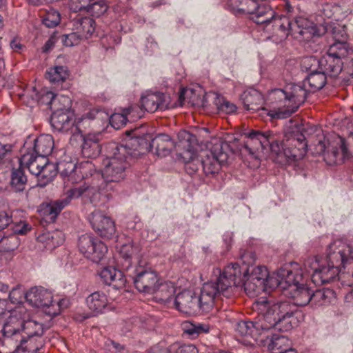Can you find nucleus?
Returning <instances> with one entry per match:
<instances>
[{
    "label": "nucleus",
    "instance_id": "15",
    "mask_svg": "<svg viewBox=\"0 0 353 353\" xmlns=\"http://www.w3.org/2000/svg\"><path fill=\"white\" fill-rule=\"evenodd\" d=\"M28 316L27 310L23 306H18L10 312L2 330L7 343L14 342L15 340L22 339L21 333L24 319Z\"/></svg>",
    "mask_w": 353,
    "mask_h": 353
},
{
    "label": "nucleus",
    "instance_id": "57",
    "mask_svg": "<svg viewBox=\"0 0 353 353\" xmlns=\"http://www.w3.org/2000/svg\"><path fill=\"white\" fill-rule=\"evenodd\" d=\"M83 39L77 31L73 32L68 34H65L63 37L62 42L65 46H73L79 43V41Z\"/></svg>",
    "mask_w": 353,
    "mask_h": 353
},
{
    "label": "nucleus",
    "instance_id": "4",
    "mask_svg": "<svg viewBox=\"0 0 353 353\" xmlns=\"http://www.w3.org/2000/svg\"><path fill=\"white\" fill-rule=\"evenodd\" d=\"M310 92L307 86L302 84H292L285 90L274 89L269 94V100L272 103V108L268 114L272 119H285L295 112Z\"/></svg>",
    "mask_w": 353,
    "mask_h": 353
},
{
    "label": "nucleus",
    "instance_id": "43",
    "mask_svg": "<svg viewBox=\"0 0 353 353\" xmlns=\"http://www.w3.org/2000/svg\"><path fill=\"white\" fill-rule=\"evenodd\" d=\"M27 182L26 176L24 174L23 166L13 169L11 175L10 184L16 192H21L25 189Z\"/></svg>",
    "mask_w": 353,
    "mask_h": 353
},
{
    "label": "nucleus",
    "instance_id": "11",
    "mask_svg": "<svg viewBox=\"0 0 353 353\" xmlns=\"http://www.w3.org/2000/svg\"><path fill=\"white\" fill-rule=\"evenodd\" d=\"M327 141L328 146L327 147L325 140H319L316 147V151L320 154H323L328 164L342 163L350 158L351 153L345 139L338 136L334 137L332 141Z\"/></svg>",
    "mask_w": 353,
    "mask_h": 353
},
{
    "label": "nucleus",
    "instance_id": "64",
    "mask_svg": "<svg viewBox=\"0 0 353 353\" xmlns=\"http://www.w3.org/2000/svg\"><path fill=\"white\" fill-rule=\"evenodd\" d=\"M148 353H170L169 351V347L166 349L161 348L159 346L152 347Z\"/></svg>",
    "mask_w": 353,
    "mask_h": 353
},
{
    "label": "nucleus",
    "instance_id": "34",
    "mask_svg": "<svg viewBox=\"0 0 353 353\" xmlns=\"http://www.w3.org/2000/svg\"><path fill=\"white\" fill-rule=\"evenodd\" d=\"M72 30L77 31L83 39H88L94 32L95 22L90 17H78L73 21Z\"/></svg>",
    "mask_w": 353,
    "mask_h": 353
},
{
    "label": "nucleus",
    "instance_id": "12",
    "mask_svg": "<svg viewBox=\"0 0 353 353\" xmlns=\"http://www.w3.org/2000/svg\"><path fill=\"white\" fill-rule=\"evenodd\" d=\"M296 274L301 278H295L296 280L290 283L285 296L292 298L294 304L305 306L312 302V290L307 286L308 276L303 272V269L299 264Z\"/></svg>",
    "mask_w": 353,
    "mask_h": 353
},
{
    "label": "nucleus",
    "instance_id": "63",
    "mask_svg": "<svg viewBox=\"0 0 353 353\" xmlns=\"http://www.w3.org/2000/svg\"><path fill=\"white\" fill-rule=\"evenodd\" d=\"M10 150V145H3L0 143V159H2L6 155V154Z\"/></svg>",
    "mask_w": 353,
    "mask_h": 353
},
{
    "label": "nucleus",
    "instance_id": "59",
    "mask_svg": "<svg viewBox=\"0 0 353 353\" xmlns=\"http://www.w3.org/2000/svg\"><path fill=\"white\" fill-rule=\"evenodd\" d=\"M254 273H256V277L257 279L263 278V282L265 283V281L267 280V277L268 276V270H267V268L265 267H264V266H256V267H255L252 270L251 274H254Z\"/></svg>",
    "mask_w": 353,
    "mask_h": 353
},
{
    "label": "nucleus",
    "instance_id": "61",
    "mask_svg": "<svg viewBox=\"0 0 353 353\" xmlns=\"http://www.w3.org/2000/svg\"><path fill=\"white\" fill-rule=\"evenodd\" d=\"M97 114V112L95 110L90 111L85 114L84 115H83L81 118L79 119L77 123H79V125L81 126V122H83L85 120H92L95 119Z\"/></svg>",
    "mask_w": 353,
    "mask_h": 353
},
{
    "label": "nucleus",
    "instance_id": "17",
    "mask_svg": "<svg viewBox=\"0 0 353 353\" xmlns=\"http://www.w3.org/2000/svg\"><path fill=\"white\" fill-rule=\"evenodd\" d=\"M79 251L94 263H99L108 251L107 246L91 234H85L78 241Z\"/></svg>",
    "mask_w": 353,
    "mask_h": 353
},
{
    "label": "nucleus",
    "instance_id": "30",
    "mask_svg": "<svg viewBox=\"0 0 353 353\" xmlns=\"http://www.w3.org/2000/svg\"><path fill=\"white\" fill-rule=\"evenodd\" d=\"M21 338L13 342L14 343V352L17 353H37L44 345L42 337L26 338L21 335Z\"/></svg>",
    "mask_w": 353,
    "mask_h": 353
},
{
    "label": "nucleus",
    "instance_id": "56",
    "mask_svg": "<svg viewBox=\"0 0 353 353\" xmlns=\"http://www.w3.org/2000/svg\"><path fill=\"white\" fill-rule=\"evenodd\" d=\"M240 259L243 263L241 267L245 266L248 268L249 265L254 264L256 260V255L251 251L241 250L239 253ZM241 267V265H239Z\"/></svg>",
    "mask_w": 353,
    "mask_h": 353
},
{
    "label": "nucleus",
    "instance_id": "31",
    "mask_svg": "<svg viewBox=\"0 0 353 353\" xmlns=\"http://www.w3.org/2000/svg\"><path fill=\"white\" fill-rule=\"evenodd\" d=\"M46 160L47 158L26 153L19 159V164L21 166H25L32 174L37 176L43 165L46 164Z\"/></svg>",
    "mask_w": 353,
    "mask_h": 353
},
{
    "label": "nucleus",
    "instance_id": "6",
    "mask_svg": "<svg viewBox=\"0 0 353 353\" xmlns=\"http://www.w3.org/2000/svg\"><path fill=\"white\" fill-rule=\"evenodd\" d=\"M327 262L341 269L340 281L343 286H350L353 279V256L350 246L341 240L330 243L326 250Z\"/></svg>",
    "mask_w": 353,
    "mask_h": 353
},
{
    "label": "nucleus",
    "instance_id": "25",
    "mask_svg": "<svg viewBox=\"0 0 353 353\" xmlns=\"http://www.w3.org/2000/svg\"><path fill=\"white\" fill-rule=\"evenodd\" d=\"M101 136L100 132L89 133L83 136L81 130V132L77 133L75 137H72L71 141L73 139H79V140L82 141L81 153L83 156L86 158H95L101 152L99 144Z\"/></svg>",
    "mask_w": 353,
    "mask_h": 353
},
{
    "label": "nucleus",
    "instance_id": "58",
    "mask_svg": "<svg viewBox=\"0 0 353 353\" xmlns=\"http://www.w3.org/2000/svg\"><path fill=\"white\" fill-rule=\"evenodd\" d=\"M48 239L50 240V242L48 243V246L54 248L62 244L64 241L63 234L59 231L48 234Z\"/></svg>",
    "mask_w": 353,
    "mask_h": 353
},
{
    "label": "nucleus",
    "instance_id": "18",
    "mask_svg": "<svg viewBox=\"0 0 353 353\" xmlns=\"http://www.w3.org/2000/svg\"><path fill=\"white\" fill-rule=\"evenodd\" d=\"M297 268H299L297 263H292L280 268L276 274L268 275L265 281L267 290L279 288L285 294L290 283L294 281L295 278H301L300 276L296 274Z\"/></svg>",
    "mask_w": 353,
    "mask_h": 353
},
{
    "label": "nucleus",
    "instance_id": "19",
    "mask_svg": "<svg viewBox=\"0 0 353 353\" xmlns=\"http://www.w3.org/2000/svg\"><path fill=\"white\" fill-rule=\"evenodd\" d=\"M245 147L250 150L258 151L263 150L268 148L273 152L278 153L280 151L279 141L272 132L266 131L261 132L259 131H252L248 134V140L245 143Z\"/></svg>",
    "mask_w": 353,
    "mask_h": 353
},
{
    "label": "nucleus",
    "instance_id": "1",
    "mask_svg": "<svg viewBox=\"0 0 353 353\" xmlns=\"http://www.w3.org/2000/svg\"><path fill=\"white\" fill-rule=\"evenodd\" d=\"M131 144L119 145L115 143L108 146L110 152L103 161L102 173H97L95 177L101 183L94 182L93 187L74 188L70 193L71 197H81L84 203L89 202L99 205L102 196L109 191L117 189L119 183L125 177V171L130 166L129 159L139 154L137 148H130Z\"/></svg>",
    "mask_w": 353,
    "mask_h": 353
},
{
    "label": "nucleus",
    "instance_id": "28",
    "mask_svg": "<svg viewBox=\"0 0 353 353\" xmlns=\"http://www.w3.org/2000/svg\"><path fill=\"white\" fill-rule=\"evenodd\" d=\"M143 111L138 105H132L123 109L121 112H114L110 117V125L117 130L123 128L128 121V117L132 120L141 118Z\"/></svg>",
    "mask_w": 353,
    "mask_h": 353
},
{
    "label": "nucleus",
    "instance_id": "5",
    "mask_svg": "<svg viewBox=\"0 0 353 353\" xmlns=\"http://www.w3.org/2000/svg\"><path fill=\"white\" fill-rule=\"evenodd\" d=\"M258 308L263 312L264 319L268 320L270 326L267 327V333L272 330L287 332L292 330L297 324L294 312L290 310L286 302L275 301L272 298L260 297Z\"/></svg>",
    "mask_w": 353,
    "mask_h": 353
},
{
    "label": "nucleus",
    "instance_id": "22",
    "mask_svg": "<svg viewBox=\"0 0 353 353\" xmlns=\"http://www.w3.org/2000/svg\"><path fill=\"white\" fill-rule=\"evenodd\" d=\"M170 98L162 92H148L142 96L141 106L143 114L144 111L154 112L157 110H163L169 108Z\"/></svg>",
    "mask_w": 353,
    "mask_h": 353
},
{
    "label": "nucleus",
    "instance_id": "2",
    "mask_svg": "<svg viewBox=\"0 0 353 353\" xmlns=\"http://www.w3.org/2000/svg\"><path fill=\"white\" fill-rule=\"evenodd\" d=\"M219 277L203 284L199 295L191 290H183L174 299L176 308L181 312L192 314L199 311L208 312L213 307L214 300L223 296L229 298L236 282L241 279L240 272L230 266L222 272L217 270Z\"/></svg>",
    "mask_w": 353,
    "mask_h": 353
},
{
    "label": "nucleus",
    "instance_id": "23",
    "mask_svg": "<svg viewBox=\"0 0 353 353\" xmlns=\"http://www.w3.org/2000/svg\"><path fill=\"white\" fill-rule=\"evenodd\" d=\"M333 35L335 42L330 46L326 54L341 60L352 52V49L346 42L347 34L343 28L334 27Z\"/></svg>",
    "mask_w": 353,
    "mask_h": 353
},
{
    "label": "nucleus",
    "instance_id": "55",
    "mask_svg": "<svg viewBox=\"0 0 353 353\" xmlns=\"http://www.w3.org/2000/svg\"><path fill=\"white\" fill-rule=\"evenodd\" d=\"M25 294L21 288L14 287L9 292V299L12 303H21L25 299Z\"/></svg>",
    "mask_w": 353,
    "mask_h": 353
},
{
    "label": "nucleus",
    "instance_id": "39",
    "mask_svg": "<svg viewBox=\"0 0 353 353\" xmlns=\"http://www.w3.org/2000/svg\"><path fill=\"white\" fill-rule=\"evenodd\" d=\"M44 332V325L34 319H24L21 335L27 337H41Z\"/></svg>",
    "mask_w": 353,
    "mask_h": 353
},
{
    "label": "nucleus",
    "instance_id": "47",
    "mask_svg": "<svg viewBox=\"0 0 353 353\" xmlns=\"http://www.w3.org/2000/svg\"><path fill=\"white\" fill-rule=\"evenodd\" d=\"M57 174V165L53 163L49 162L47 159L46 164L43 165L42 168L40 170V173H39L37 177L43 180V183L45 184L51 181Z\"/></svg>",
    "mask_w": 353,
    "mask_h": 353
},
{
    "label": "nucleus",
    "instance_id": "21",
    "mask_svg": "<svg viewBox=\"0 0 353 353\" xmlns=\"http://www.w3.org/2000/svg\"><path fill=\"white\" fill-rule=\"evenodd\" d=\"M71 166V170L70 172L68 170L62 171L61 174L63 177H68V180L71 181L72 183L77 182V181L73 180L74 176L77 174H81V179L88 178L89 176L92 177L90 185H83L79 186L78 188L82 187H93L94 182H98L99 183H101V179H97L95 177L97 173H101L100 171H97L95 168V165L90 161H86L80 163L79 165H70Z\"/></svg>",
    "mask_w": 353,
    "mask_h": 353
},
{
    "label": "nucleus",
    "instance_id": "26",
    "mask_svg": "<svg viewBox=\"0 0 353 353\" xmlns=\"http://www.w3.org/2000/svg\"><path fill=\"white\" fill-rule=\"evenodd\" d=\"M71 188L67 192V196L65 199L56 200L49 203H43L40 206L39 212L43 219L47 223L55 221L61 211L70 202L72 199L79 197H71L70 195Z\"/></svg>",
    "mask_w": 353,
    "mask_h": 353
},
{
    "label": "nucleus",
    "instance_id": "49",
    "mask_svg": "<svg viewBox=\"0 0 353 353\" xmlns=\"http://www.w3.org/2000/svg\"><path fill=\"white\" fill-rule=\"evenodd\" d=\"M60 21V13L57 10L50 8L43 19V23L48 28H54L59 24Z\"/></svg>",
    "mask_w": 353,
    "mask_h": 353
},
{
    "label": "nucleus",
    "instance_id": "54",
    "mask_svg": "<svg viewBox=\"0 0 353 353\" xmlns=\"http://www.w3.org/2000/svg\"><path fill=\"white\" fill-rule=\"evenodd\" d=\"M194 94L193 90L192 89H185L183 88L180 92L179 99L182 102H188L192 103V105H199V99L196 97H192Z\"/></svg>",
    "mask_w": 353,
    "mask_h": 353
},
{
    "label": "nucleus",
    "instance_id": "46",
    "mask_svg": "<svg viewBox=\"0 0 353 353\" xmlns=\"http://www.w3.org/2000/svg\"><path fill=\"white\" fill-rule=\"evenodd\" d=\"M68 70L65 66H54L49 68L46 73V77L51 83L64 81L68 77Z\"/></svg>",
    "mask_w": 353,
    "mask_h": 353
},
{
    "label": "nucleus",
    "instance_id": "14",
    "mask_svg": "<svg viewBox=\"0 0 353 353\" xmlns=\"http://www.w3.org/2000/svg\"><path fill=\"white\" fill-rule=\"evenodd\" d=\"M230 266H232L234 269H236L240 272V282H236L234 285V288L232 289V294L229 297L233 295L235 292V290L239 286H243L244 290L245 293L250 296H254L257 294L267 291V284L263 282V278L257 279L256 277V274H250L247 279H245L248 276L249 272V268L245 266L240 267L238 263H231L228 265H227L223 270L228 268Z\"/></svg>",
    "mask_w": 353,
    "mask_h": 353
},
{
    "label": "nucleus",
    "instance_id": "27",
    "mask_svg": "<svg viewBox=\"0 0 353 353\" xmlns=\"http://www.w3.org/2000/svg\"><path fill=\"white\" fill-rule=\"evenodd\" d=\"M94 0H71L69 3L70 8L74 12L86 10L92 16L99 17L103 14L108 10V6L105 0H99L92 2Z\"/></svg>",
    "mask_w": 353,
    "mask_h": 353
},
{
    "label": "nucleus",
    "instance_id": "41",
    "mask_svg": "<svg viewBox=\"0 0 353 353\" xmlns=\"http://www.w3.org/2000/svg\"><path fill=\"white\" fill-rule=\"evenodd\" d=\"M175 293V288L172 282H165L157 283L155 299L160 302H168L170 301L172 295Z\"/></svg>",
    "mask_w": 353,
    "mask_h": 353
},
{
    "label": "nucleus",
    "instance_id": "53",
    "mask_svg": "<svg viewBox=\"0 0 353 353\" xmlns=\"http://www.w3.org/2000/svg\"><path fill=\"white\" fill-rule=\"evenodd\" d=\"M196 145V141L194 142V146ZM194 152H195V149L194 148ZM180 154L184 158V159H191V161H189L186 162L185 163V170L186 172L190 174H192L195 172H196L199 170V167L201 166V162L199 160L193 159V156L194 153H193L192 156L190 158L188 157L187 154H185V150H183V152H181Z\"/></svg>",
    "mask_w": 353,
    "mask_h": 353
},
{
    "label": "nucleus",
    "instance_id": "29",
    "mask_svg": "<svg viewBox=\"0 0 353 353\" xmlns=\"http://www.w3.org/2000/svg\"><path fill=\"white\" fill-rule=\"evenodd\" d=\"M99 274L104 283L112 285L116 289L124 288L127 281L124 272L114 267H105Z\"/></svg>",
    "mask_w": 353,
    "mask_h": 353
},
{
    "label": "nucleus",
    "instance_id": "35",
    "mask_svg": "<svg viewBox=\"0 0 353 353\" xmlns=\"http://www.w3.org/2000/svg\"><path fill=\"white\" fill-rule=\"evenodd\" d=\"M267 334L269 336L268 338L265 337V335H263L261 338H263V341L270 340L268 347L272 353H279V351L282 352V350L287 349L286 347H290V341L285 336L272 333V331L267 333Z\"/></svg>",
    "mask_w": 353,
    "mask_h": 353
},
{
    "label": "nucleus",
    "instance_id": "60",
    "mask_svg": "<svg viewBox=\"0 0 353 353\" xmlns=\"http://www.w3.org/2000/svg\"><path fill=\"white\" fill-rule=\"evenodd\" d=\"M333 9H334V7L331 4L326 3L323 6L322 9L321 10V14L325 18L330 19L334 15ZM335 9H336V8H335Z\"/></svg>",
    "mask_w": 353,
    "mask_h": 353
},
{
    "label": "nucleus",
    "instance_id": "37",
    "mask_svg": "<svg viewBox=\"0 0 353 353\" xmlns=\"http://www.w3.org/2000/svg\"><path fill=\"white\" fill-rule=\"evenodd\" d=\"M241 100L248 110H257L263 104V98L261 92L254 89L245 91L241 95Z\"/></svg>",
    "mask_w": 353,
    "mask_h": 353
},
{
    "label": "nucleus",
    "instance_id": "48",
    "mask_svg": "<svg viewBox=\"0 0 353 353\" xmlns=\"http://www.w3.org/2000/svg\"><path fill=\"white\" fill-rule=\"evenodd\" d=\"M214 104L219 111L226 114H232L236 110V106L234 103H230L219 95H216L214 99Z\"/></svg>",
    "mask_w": 353,
    "mask_h": 353
},
{
    "label": "nucleus",
    "instance_id": "38",
    "mask_svg": "<svg viewBox=\"0 0 353 353\" xmlns=\"http://www.w3.org/2000/svg\"><path fill=\"white\" fill-rule=\"evenodd\" d=\"M86 304L93 312L101 313L108 304V299L103 292H94L86 298Z\"/></svg>",
    "mask_w": 353,
    "mask_h": 353
},
{
    "label": "nucleus",
    "instance_id": "3",
    "mask_svg": "<svg viewBox=\"0 0 353 353\" xmlns=\"http://www.w3.org/2000/svg\"><path fill=\"white\" fill-rule=\"evenodd\" d=\"M178 139L179 141L175 143L169 135L159 134L152 139L151 141L147 137H137L132 138L130 140V143L132 147L137 148V151L139 154L154 148L158 156L165 157L170 154L172 149L175 148L177 152L181 150H185V154L190 158L194 153L195 136L183 130L179 132Z\"/></svg>",
    "mask_w": 353,
    "mask_h": 353
},
{
    "label": "nucleus",
    "instance_id": "33",
    "mask_svg": "<svg viewBox=\"0 0 353 353\" xmlns=\"http://www.w3.org/2000/svg\"><path fill=\"white\" fill-rule=\"evenodd\" d=\"M54 146V139L50 134H41L33 141V150L35 154L45 158L51 154Z\"/></svg>",
    "mask_w": 353,
    "mask_h": 353
},
{
    "label": "nucleus",
    "instance_id": "10",
    "mask_svg": "<svg viewBox=\"0 0 353 353\" xmlns=\"http://www.w3.org/2000/svg\"><path fill=\"white\" fill-rule=\"evenodd\" d=\"M25 299L30 305L39 307L48 316H54L60 313L59 302L54 301L52 292L43 287H32L25 294Z\"/></svg>",
    "mask_w": 353,
    "mask_h": 353
},
{
    "label": "nucleus",
    "instance_id": "45",
    "mask_svg": "<svg viewBox=\"0 0 353 353\" xmlns=\"http://www.w3.org/2000/svg\"><path fill=\"white\" fill-rule=\"evenodd\" d=\"M290 141L294 145V148L290 152V157L294 159L303 156L307 151V143H305V137L303 134H297L294 137L292 138Z\"/></svg>",
    "mask_w": 353,
    "mask_h": 353
},
{
    "label": "nucleus",
    "instance_id": "20",
    "mask_svg": "<svg viewBox=\"0 0 353 353\" xmlns=\"http://www.w3.org/2000/svg\"><path fill=\"white\" fill-rule=\"evenodd\" d=\"M92 228L103 238L111 239L115 234L114 222L101 210H95L88 216Z\"/></svg>",
    "mask_w": 353,
    "mask_h": 353
},
{
    "label": "nucleus",
    "instance_id": "9",
    "mask_svg": "<svg viewBox=\"0 0 353 353\" xmlns=\"http://www.w3.org/2000/svg\"><path fill=\"white\" fill-rule=\"evenodd\" d=\"M259 303V299L256 300L253 303V308L258 312L257 316L253 321H242L238 322L236 325L235 330L241 336H247L252 338L254 341L258 342L263 341V338H261L263 335L265 337L268 338L269 336L267 334V327H270L271 324L268 320L272 321V319H264V314L263 312L258 308V304Z\"/></svg>",
    "mask_w": 353,
    "mask_h": 353
},
{
    "label": "nucleus",
    "instance_id": "13",
    "mask_svg": "<svg viewBox=\"0 0 353 353\" xmlns=\"http://www.w3.org/2000/svg\"><path fill=\"white\" fill-rule=\"evenodd\" d=\"M228 145L222 141H216L212 148L205 152L201 164L205 175L214 174L218 173L222 164L228 160V155L225 148Z\"/></svg>",
    "mask_w": 353,
    "mask_h": 353
},
{
    "label": "nucleus",
    "instance_id": "62",
    "mask_svg": "<svg viewBox=\"0 0 353 353\" xmlns=\"http://www.w3.org/2000/svg\"><path fill=\"white\" fill-rule=\"evenodd\" d=\"M10 48L15 52H19L22 49V45L17 38H14L10 43Z\"/></svg>",
    "mask_w": 353,
    "mask_h": 353
},
{
    "label": "nucleus",
    "instance_id": "42",
    "mask_svg": "<svg viewBox=\"0 0 353 353\" xmlns=\"http://www.w3.org/2000/svg\"><path fill=\"white\" fill-rule=\"evenodd\" d=\"M182 329L185 333L192 338H195L202 333H208L210 327L208 324L185 321L182 324Z\"/></svg>",
    "mask_w": 353,
    "mask_h": 353
},
{
    "label": "nucleus",
    "instance_id": "32",
    "mask_svg": "<svg viewBox=\"0 0 353 353\" xmlns=\"http://www.w3.org/2000/svg\"><path fill=\"white\" fill-rule=\"evenodd\" d=\"M319 63L322 71L330 77H338L343 69L342 61L328 54H325Z\"/></svg>",
    "mask_w": 353,
    "mask_h": 353
},
{
    "label": "nucleus",
    "instance_id": "16",
    "mask_svg": "<svg viewBox=\"0 0 353 353\" xmlns=\"http://www.w3.org/2000/svg\"><path fill=\"white\" fill-rule=\"evenodd\" d=\"M126 274V276L132 279L139 292L153 294L157 290L159 280L157 274L154 271L147 270L140 264L134 265V268Z\"/></svg>",
    "mask_w": 353,
    "mask_h": 353
},
{
    "label": "nucleus",
    "instance_id": "7",
    "mask_svg": "<svg viewBox=\"0 0 353 353\" xmlns=\"http://www.w3.org/2000/svg\"><path fill=\"white\" fill-rule=\"evenodd\" d=\"M59 102L62 105L58 106L50 118L52 127L58 132L70 133L75 137L77 133L81 132L79 123L74 120V113L71 111V100L68 97L61 95Z\"/></svg>",
    "mask_w": 353,
    "mask_h": 353
},
{
    "label": "nucleus",
    "instance_id": "51",
    "mask_svg": "<svg viewBox=\"0 0 353 353\" xmlns=\"http://www.w3.org/2000/svg\"><path fill=\"white\" fill-rule=\"evenodd\" d=\"M12 222V216L8 211V206L3 198L0 197V230L6 228Z\"/></svg>",
    "mask_w": 353,
    "mask_h": 353
},
{
    "label": "nucleus",
    "instance_id": "8",
    "mask_svg": "<svg viewBox=\"0 0 353 353\" xmlns=\"http://www.w3.org/2000/svg\"><path fill=\"white\" fill-rule=\"evenodd\" d=\"M303 272L310 278L315 285L330 283L338 277L340 281L341 269L327 262V266L320 263L316 256L307 258L303 263Z\"/></svg>",
    "mask_w": 353,
    "mask_h": 353
},
{
    "label": "nucleus",
    "instance_id": "40",
    "mask_svg": "<svg viewBox=\"0 0 353 353\" xmlns=\"http://www.w3.org/2000/svg\"><path fill=\"white\" fill-rule=\"evenodd\" d=\"M335 299V293L333 290L325 288L312 291L311 305L320 307L329 305Z\"/></svg>",
    "mask_w": 353,
    "mask_h": 353
},
{
    "label": "nucleus",
    "instance_id": "52",
    "mask_svg": "<svg viewBox=\"0 0 353 353\" xmlns=\"http://www.w3.org/2000/svg\"><path fill=\"white\" fill-rule=\"evenodd\" d=\"M1 248L5 252H10L14 251L19 245L18 238L15 235L9 237H4L0 240Z\"/></svg>",
    "mask_w": 353,
    "mask_h": 353
},
{
    "label": "nucleus",
    "instance_id": "50",
    "mask_svg": "<svg viewBox=\"0 0 353 353\" xmlns=\"http://www.w3.org/2000/svg\"><path fill=\"white\" fill-rule=\"evenodd\" d=\"M170 353H199L197 347L192 344H181L179 342L169 346Z\"/></svg>",
    "mask_w": 353,
    "mask_h": 353
},
{
    "label": "nucleus",
    "instance_id": "44",
    "mask_svg": "<svg viewBox=\"0 0 353 353\" xmlns=\"http://www.w3.org/2000/svg\"><path fill=\"white\" fill-rule=\"evenodd\" d=\"M33 100L37 101L42 104L50 105V108H57L59 102V98L61 96H56L52 92L46 90H42L39 93H35L31 96Z\"/></svg>",
    "mask_w": 353,
    "mask_h": 353
},
{
    "label": "nucleus",
    "instance_id": "24",
    "mask_svg": "<svg viewBox=\"0 0 353 353\" xmlns=\"http://www.w3.org/2000/svg\"><path fill=\"white\" fill-rule=\"evenodd\" d=\"M119 252L121 258L119 263L121 268L126 273L134 268V266L132 265L133 263H136V265L141 264V262L139 261L140 248L139 245L128 242L123 244L119 248Z\"/></svg>",
    "mask_w": 353,
    "mask_h": 353
},
{
    "label": "nucleus",
    "instance_id": "36",
    "mask_svg": "<svg viewBox=\"0 0 353 353\" xmlns=\"http://www.w3.org/2000/svg\"><path fill=\"white\" fill-rule=\"evenodd\" d=\"M327 77L323 71L312 72L304 79V85L307 87L310 92H315L325 86Z\"/></svg>",
    "mask_w": 353,
    "mask_h": 353
}]
</instances>
